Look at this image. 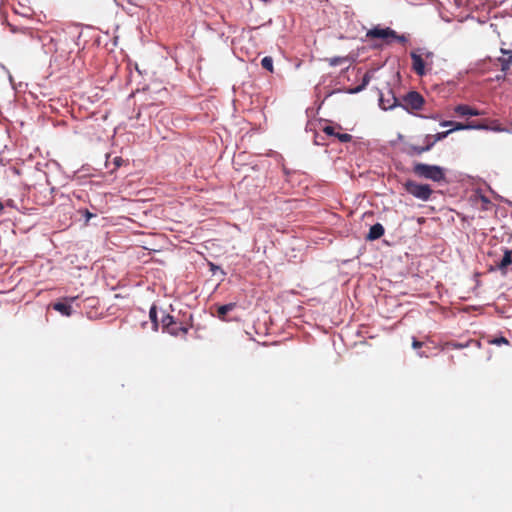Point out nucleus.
I'll return each mask as SVG.
<instances>
[{"instance_id":"obj_1","label":"nucleus","mask_w":512,"mask_h":512,"mask_svg":"<svg viewBox=\"0 0 512 512\" xmlns=\"http://www.w3.org/2000/svg\"><path fill=\"white\" fill-rule=\"evenodd\" d=\"M413 173L424 179H429L434 182H440L444 180L445 173L443 168L437 165H429L425 163H416L413 166Z\"/></svg>"},{"instance_id":"obj_2","label":"nucleus","mask_w":512,"mask_h":512,"mask_svg":"<svg viewBox=\"0 0 512 512\" xmlns=\"http://www.w3.org/2000/svg\"><path fill=\"white\" fill-rule=\"evenodd\" d=\"M425 104L424 97L417 91H410L402 97L399 106L408 113L413 114L415 111L422 110Z\"/></svg>"},{"instance_id":"obj_3","label":"nucleus","mask_w":512,"mask_h":512,"mask_svg":"<svg viewBox=\"0 0 512 512\" xmlns=\"http://www.w3.org/2000/svg\"><path fill=\"white\" fill-rule=\"evenodd\" d=\"M404 189L417 199L428 201L433 194V190L428 184H420L413 180L404 183Z\"/></svg>"},{"instance_id":"obj_4","label":"nucleus","mask_w":512,"mask_h":512,"mask_svg":"<svg viewBox=\"0 0 512 512\" xmlns=\"http://www.w3.org/2000/svg\"><path fill=\"white\" fill-rule=\"evenodd\" d=\"M391 36H395V31L389 27L381 28L376 26L366 33L368 39H382L387 44L391 43Z\"/></svg>"},{"instance_id":"obj_5","label":"nucleus","mask_w":512,"mask_h":512,"mask_svg":"<svg viewBox=\"0 0 512 512\" xmlns=\"http://www.w3.org/2000/svg\"><path fill=\"white\" fill-rule=\"evenodd\" d=\"M77 297H66L63 299V301L56 302L52 305L53 309L61 313L63 316H71L73 309H72V302L76 300Z\"/></svg>"},{"instance_id":"obj_6","label":"nucleus","mask_w":512,"mask_h":512,"mask_svg":"<svg viewBox=\"0 0 512 512\" xmlns=\"http://www.w3.org/2000/svg\"><path fill=\"white\" fill-rule=\"evenodd\" d=\"M411 59H412V68L414 72L419 75L423 76L426 74V67L427 64L424 61L423 55H420L418 52H411L410 53Z\"/></svg>"},{"instance_id":"obj_7","label":"nucleus","mask_w":512,"mask_h":512,"mask_svg":"<svg viewBox=\"0 0 512 512\" xmlns=\"http://www.w3.org/2000/svg\"><path fill=\"white\" fill-rule=\"evenodd\" d=\"M503 253V257L499 261L495 262V267L505 275L508 267L512 264V250L504 248Z\"/></svg>"},{"instance_id":"obj_8","label":"nucleus","mask_w":512,"mask_h":512,"mask_svg":"<svg viewBox=\"0 0 512 512\" xmlns=\"http://www.w3.org/2000/svg\"><path fill=\"white\" fill-rule=\"evenodd\" d=\"M454 112L458 116H482L486 113L484 111L477 110L465 104H459L454 108Z\"/></svg>"},{"instance_id":"obj_9","label":"nucleus","mask_w":512,"mask_h":512,"mask_svg":"<svg viewBox=\"0 0 512 512\" xmlns=\"http://www.w3.org/2000/svg\"><path fill=\"white\" fill-rule=\"evenodd\" d=\"M402 151L410 157L419 156L424 152H428L424 145L417 146L409 142L404 143Z\"/></svg>"},{"instance_id":"obj_10","label":"nucleus","mask_w":512,"mask_h":512,"mask_svg":"<svg viewBox=\"0 0 512 512\" xmlns=\"http://www.w3.org/2000/svg\"><path fill=\"white\" fill-rule=\"evenodd\" d=\"M385 229L382 224L376 223L370 227L369 233L366 236V240L374 241L384 235Z\"/></svg>"},{"instance_id":"obj_11","label":"nucleus","mask_w":512,"mask_h":512,"mask_svg":"<svg viewBox=\"0 0 512 512\" xmlns=\"http://www.w3.org/2000/svg\"><path fill=\"white\" fill-rule=\"evenodd\" d=\"M399 103L400 102L393 94H390L388 98H385L383 95H381L379 99V104L381 108L384 110L392 109L396 106H399Z\"/></svg>"},{"instance_id":"obj_12","label":"nucleus","mask_w":512,"mask_h":512,"mask_svg":"<svg viewBox=\"0 0 512 512\" xmlns=\"http://www.w3.org/2000/svg\"><path fill=\"white\" fill-rule=\"evenodd\" d=\"M165 331L173 336H179L185 335L188 332V328L183 326L182 323L174 321Z\"/></svg>"},{"instance_id":"obj_13","label":"nucleus","mask_w":512,"mask_h":512,"mask_svg":"<svg viewBox=\"0 0 512 512\" xmlns=\"http://www.w3.org/2000/svg\"><path fill=\"white\" fill-rule=\"evenodd\" d=\"M466 129H487V126L484 124H473V123H467L463 124L460 122L453 121L452 125V132L458 131V130H466Z\"/></svg>"},{"instance_id":"obj_14","label":"nucleus","mask_w":512,"mask_h":512,"mask_svg":"<svg viewBox=\"0 0 512 512\" xmlns=\"http://www.w3.org/2000/svg\"><path fill=\"white\" fill-rule=\"evenodd\" d=\"M235 306H236L235 303H229V304H225V305L219 306L218 309H217V316H218V318L224 320L226 314L228 312L232 311L235 308Z\"/></svg>"},{"instance_id":"obj_15","label":"nucleus","mask_w":512,"mask_h":512,"mask_svg":"<svg viewBox=\"0 0 512 512\" xmlns=\"http://www.w3.org/2000/svg\"><path fill=\"white\" fill-rule=\"evenodd\" d=\"M418 51L420 55H423L425 63L427 64L429 69H431V66L433 64L434 53L426 49H419Z\"/></svg>"},{"instance_id":"obj_16","label":"nucleus","mask_w":512,"mask_h":512,"mask_svg":"<svg viewBox=\"0 0 512 512\" xmlns=\"http://www.w3.org/2000/svg\"><path fill=\"white\" fill-rule=\"evenodd\" d=\"M149 317H150V320H151V322L153 324L154 330H157L158 326H159V322H158V318H157V308H156L155 305H153L150 308Z\"/></svg>"},{"instance_id":"obj_17","label":"nucleus","mask_w":512,"mask_h":512,"mask_svg":"<svg viewBox=\"0 0 512 512\" xmlns=\"http://www.w3.org/2000/svg\"><path fill=\"white\" fill-rule=\"evenodd\" d=\"M436 140L434 138L433 135L431 134H427L425 137H424V146H425V149H427V151H430L432 149V147L436 144Z\"/></svg>"},{"instance_id":"obj_18","label":"nucleus","mask_w":512,"mask_h":512,"mask_svg":"<svg viewBox=\"0 0 512 512\" xmlns=\"http://www.w3.org/2000/svg\"><path fill=\"white\" fill-rule=\"evenodd\" d=\"M261 65L264 69L268 70L269 72H273V59L270 56H265L261 60Z\"/></svg>"},{"instance_id":"obj_19","label":"nucleus","mask_w":512,"mask_h":512,"mask_svg":"<svg viewBox=\"0 0 512 512\" xmlns=\"http://www.w3.org/2000/svg\"><path fill=\"white\" fill-rule=\"evenodd\" d=\"M174 317L169 314H164L161 319L163 330L165 331L174 322Z\"/></svg>"},{"instance_id":"obj_20","label":"nucleus","mask_w":512,"mask_h":512,"mask_svg":"<svg viewBox=\"0 0 512 512\" xmlns=\"http://www.w3.org/2000/svg\"><path fill=\"white\" fill-rule=\"evenodd\" d=\"M498 60L501 64L502 71H507L510 69L512 65V55H510L508 58H499Z\"/></svg>"},{"instance_id":"obj_21","label":"nucleus","mask_w":512,"mask_h":512,"mask_svg":"<svg viewBox=\"0 0 512 512\" xmlns=\"http://www.w3.org/2000/svg\"><path fill=\"white\" fill-rule=\"evenodd\" d=\"M336 128H337V129H342L340 125H337V126L326 125V126H324V127H323V129H322V130H323V132H324L325 134H327L328 136H334V137H336V134H337V132H336Z\"/></svg>"},{"instance_id":"obj_22","label":"nucleus","mask_w":512,"mask_h":512,"mask_svg":"<svg viewBox=\"0 0 512 512\" xmlns=\"http://www.w3.org/2000/svg\"><path fill=\"white\" fill-rule=\"evenodd\" d=\"M490 344H493V345H502V344H505V345H509V341L507 338L501 336V337H496L492 340L489 341Z\"/></svg>"},{"instance_id":"obj_23","label":"nucleus","mask_w":512,"mask_h":512,"mask_svg":"<svg viewBox=\"0 0 512 512\" xmlns=\"http://www.w3.org/2000/svg\"><path fill=\"white\" fill-rule=\"evenodd\" d=\"M336 138L340 142H342V143H347V142H350L352 140V135H350L348 133H339V132H337Z\"/></svg>"},{"instance_id":"obj_24","label":"nucleus","mask_w":512,"mask_h":512,"mask_svg":"<svg viewBox=\"0 0 512 512\" xmlns=\"http://www.w3.org/2000/svg\"><path fill=\"white\" fill-rule=\"evenodd\" d=\"M451 133H452V130H447V131H443V132L434 134L433 136H434L436 142H438V141L445 139Z\"/></svg>"},{"instance_id":"obj_25","label":"nucleus","mask_w":512,"mask_h":512,"mask_svg":"<svg viewBox=\"0 0 512 512\" xmlns=\"http://www.w3.org/2000/svg\"><path fill=\"white\" fill-rule=\"evenodd\" d=\"M446 345L453 349H461V348L467 347V344H461V343H457V342H449Z\"/></svg>"},{"instance_id":"obj_26","label":"nucleus","mask_w":512,"mask_h":512,"mask_svg":"<svg viewBox=\"0 0 512 512\" xmlns=\"http://www.w3.org/2000/svg\"><path fill=\"white\" fill-rule=\"evenodd\" d=\"M392 40H396L400 43H406L407 42V38L404 36V35H398L396 32H395V36H391V41Z\"/></svg>"},{"instance_id":"obj_27","label":"nucleus","mask_w":512,"mask_h":512,"mask_svg":"<svg viewBox=\"0 0 512 512\" xmlns=\"http://www.w3.org/2000/svg\"><path fill=\"white\" fill-rule=\"evenodd\" d=\"M369 80H370V78H369L368 74H365V76L363 77L362 85L360 87L356 88L355 91L358 92V91L362 90L369 83Z\"/></svg>"},{"instance_id":"obj_28","label":"nucleus","mask_w":512,"mask_h":512,"mask_svg":"<svg viewBox=\"0 0 512 512\" xmlns=\"http://www.w3.org/2000/svg\"><path fill=\"white\" fill-rule=\"evenodd\" d=\"M423 346V342L421 341H418L416 338H413V341H412V347L414 349H419Z\"/></svg>"},{"instance_id":"obj_29","label":"nucleus","mask_w":512,"mask_h":512,"mask_svg":"<svg viewBox=\"0 0 512 512\" xmlns=\"http://www.w3.org/2000/svg\"><path fill=\"white\" fill-rule=\"evenodd\" d=\"M440 125H441V126H443V127H446V126H452V125H453V121H448V120H446V121H442V122L440 123Z\"/></svg>"},{"instance_id":"obj_30","label":"nucleus","mask_w":512,"mask_h":512,"mask_svg":"<svg viewBox=\"0 0 512 512\" xmlns=\"http://www.w3.org/2000/svg\"><path fill=\"white\" fill-rule=\"evenodd\" d=\"M114 162H115V165L119 167L121 165L122 159L120 157H116L114 159Z\"/></svg>"},{"instance_id":"obj_31","label":"nucleus","mask_w":512,"mask_h":512,"mask_svg":"<svg viewBox=\"0 0 512 512\" xmlns=\"http://www.w3.org/2000/svg\"><path fill=\"white\" fill-rule=\"evenodd\" d=\"M4 209V204L2 202H0V212H2Z\"/></svg>"},{"instance_id":"obj_32","label":"nucleus","mask_w":512,"mask_h":512,"mask_svg":"<svg viewBox=\"0 0 512 512\" xmlns=\"http://www.w3.org/2000/svg\"><path fill=\"white\" fill-rule=\"evenodd\" d=\"M501 52H502L503 54H508V53H509V51H508V50H505V49H501Z\"/></svg>"},{"instance_id":"obj_33","label":"nucleus","mask_w":512,"mask_h":512,"mask_svg":"<svg viewBox=\"0 0 512 512\" xmlns=\"http://www.w3.org/2000/svg\"><path fill=\"white\" fill-rule=\"evenodd\" d=\"M7 205L11 206L12 205V200H8L7 201Z\"/></svg>"},{"instance_id":"obj_34","label":"nucleus","mask_w":512,"mask_h":512,"mask_svg":"<svg viewBox=\"0 0 512 512\" xmlns=\"http://www.w3.org/2000/svg\"><path fill=\"white\" fill-rule=\"evenodd\" d=\"M86 213H87V217H88V218H90V217L92 216V214H91V213H89L88 211H86Z\"/></svg>"},{"instance_id":"obj_35","label":"nucleus","mask_w":512,"mask_h":512,"mask_svg":"<svg viewBox=\"0 0 512 512\" xmlns=\"http://www.w3.org/2000/svg\"><path fill=\"white\" fill-rule=\"evenodd\" d=\"M419 356H420V357H423V356H424V354H423V353H419ZM425 357H427V355H425Z\"/></svg>"}]
</instances>
